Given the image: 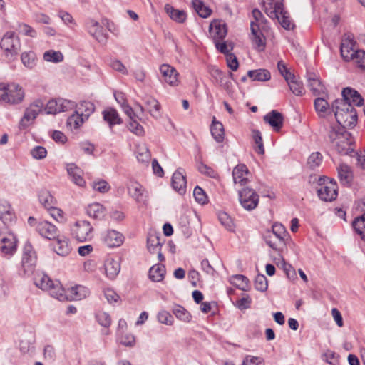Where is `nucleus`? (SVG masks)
<instances>
[{"instance_id":"obj_5","label":"nucleus","mask_w":365,"mask_h":365,"mask_svg":"<svg viewBox=\"0 0 365 365\" xmlns=\"http://www.w3.org/2000/svg\"><path fill=\"white\" fill-rule=\"evenodd\" d=\"M24 98V91L16 83H0V101L10 104L20 103Z\"/></svg>"},{"instance_id":"obj_63","label":"nucleus","mask_w":365,"mask_h":365,"mask_svg":"<svg viewBox=\"0 0 365 365\" xmlns=\"http://www.w3.org/2000/svg\"><path fill=\"white\" fill-rule=\"evenodd\" d=\"M149 279L153 282H160V264H155L150 268Z\"/></svg>"},{"instance_id":"obj_13","label":"nucleus","mask_w":365,"mask_h":365,"mask_svg":"<svg viewBox=\"0 0 365 365\" xmlns=\"http://www.w3.org/2000/svg\"><path fill=\"white\" fill-rule=\"evenodd\" d=\"M266 244L278 253H282L286 248V238L279 236L270 230H267L263 235Z\"/></svg>"},{"instance_id":"obj_19","label":"nucleus","mask_w":365,"mask_h":365,"mask_svg":"<svg viewBox=\"0 0 365 365\" xmlns=\"http://www.w3.org/2000/svg\"><path fill=\"white\" fill-rule=\"evenodd\" d=\"M250 29V39L255 48L259 51H263L266 46V38L260 31V29H259V25L256 24L253 21H251Z\"/></svg>"},{"instance_id":"obj_36","label":"nucleus","mask_w":365,"mask_h":365,"mask_svg":"<svg viewBox=\"0 0 365 365\" xmlns=\"http://www.w3.org/2000/svg\"><path fill=\"white\" fill-rule=\"evenodd\" d=\"M314 106L319 118H325L329 113H330L329 105L323 98H317L314 100Z\"/></svg>"},{"instance_id":"obj_33","label":"nucleus","mask_w":365,"mask_h":365,"mask_svg":"<svg viewBox=\"0 0 365 365\" xmlns=\"http://www.w3.org/2000/svg\"><path fill=\"white\" fill-rule=\"evenodd\" d=\"M105 272L108 277L113 279L119 274L120 265L118 260L108 258L105 262Z\"/></svg>"},{"instance_id":"obj_59","label":"nucleus","mask_w":365,"mask_h":365,"mask_svg":"<svg viewBox=\"0 0 365 365\" xmlns=\"http://www.w3.org/2000/svg\"><path fill=\"white\" fill-rule=\"evenodd\" d=\"M92 187L94 190L98 191L101 193H106L108 192V190L110 188V186L106 180H101L98 181L93 182L92 183Z\"/></svg>"},{"instance_id":"obj_40","label":"nucleus","mask_w":365,"mask_h":365,"mask_svg":"<svg viewBox=\"0 0 365 365\" xmlns=\"http://www.w3.org/2000/svg\"><path fill=\"white\" fill-rule=\"evenodd\" d=\"M230 282L235 287L242 291L247 292L250 289L249 280L244 275L236 274L235 276H232L231 277Z\"/></svg>"},{"instance_id":"obj_12","label":"nucleus","mask_w":365,"mask_h":365,"mask_svg":"<svg viewBox=\"0 0 365 365\" xmlns=\"http://www.w3.org/2000/svg\"><path fill=\"white\" fill-rule=\"evenodd\" d=\"M75 106V103L63 98L52 99L49 101L45 110L47 114H56L61 112L67 111Z\"/></svg>"},{"instance_id":"obj_38","label":"nucleus","mask_w":365,"mask_h":365,"mask_svg":"<svg viewBox=\"0 0 365 365\" xmlns=\"http://www.w3.org/2000/svg\"><path fill=\"white\" fill-rule=\"evenodd\" d=\"M287 83L289 87L290 91L296 96H303L305 93V89L302 83L299 81L294 75L291 78H287Z\"/></svg>"},{"instance_id":"obj_17","label":"nucleus","mask_w":365,"mask_h":365,"mask_svg":"<svg viewBox=\"0 0 365 365\" xmlns=\"http://www.w3.org/2000/svg\"><path fill=\"white\" fill-rule=\"evenodd\" d=\"M88 32L99 43L105 44L108 40V35L104 33L102 26L94 20L89 19L86 22Z\"/></svg>"},{"instance_id":"obj_22","label":"nucleus","mask_w":365,"mask_h":365,"mask_svg":"<svg viewBox=\"0 0 365 365\" xmlns=\"http://www.w3.org/2000/svg\"><path fill=\"white\" fill-rule=\"evenodd\" d=\"M249 170L245 165L239 164L232 170V177L235 184L245 185L248 181Z\"/></svg>"},{"instance_id":"obj_9","label":"nucleus","mask_w":365,"mask_h":365,"mask_svg":"<svg viewBox=\"0 0 365 365\" xmlns=\"http://www.w3.org/2000/svg\"><path fill=\"white\" fill-rule=\"evenodd\" d=\"M358 50L356 48L354 36L351 34H345L341 38L340 48L342 58L346 61H350Z\"/></svg>"},{"instance_id":"obj_49","label":"nucleus","mask_w":365,"mask_h":365,"mask_svg":"<svg viewBox=\"0 0 365 365\" xmlns=\"http://www.w3.org/2000/svg\"><path fill=\"white\" fill-rule=\"evenodd\" d=\"M23 64L31 69L36 66V56L34 52H24L21 56Z\"/></svg>"},{"instance_id":"obj_35","label":"nucleus","mask_w":365,"mask_h":365,"mask_svg":"<svg viewBox=\"0 0 365 365\" xmlns=\"http://www.w3.org/2000/svg\"><path fill=\"white\" fill-rule=\"evenodd\" d=\"M103 120L108 124L111 128L115 125L122 123V120L116 110L108 108L103 111Z\"/></svg>"},{"instance_id":"obj_61","label":"nucleus","mask_w":365,"mask_h":365,"mask_svg":"<svg viewBox=\"0 0 365 365\" xmlns=\"http://www.w3.org/2000/svg\"><path fill=\"white\" fill-rule=\"evenodd\" d=\"M31 155L35 159H43L47 155V150L43 146H36L31 150Z\"/></svg>"},{"instance_id":"obj_24","label":"nucleus","mask_w":365,"mask_h":365,"mask_svg":"<svg viewBox=\"0 0 365 365\" xmlns=\"http://www.w3.org/2000/svg\"><path fill=\"white\" fill-rule=\"evenodd\" d=\"M53 240L55 242L53 245V249L58 255L67 256L71 252V247L68 238L58 235Z\"/></svg>"},{"instance_id":"obj_2","label":"nucleus","mask_w":365,"mask_h":365,"mask_svg":"<svg viewBox=\"0 0 365 365\" xmlns=\"http://www.w3.org/2000/svg\"><path fill=\"white\" fill-rule=\"evenodd\" d=\"M328 138L339 153L348 155L354 152V139L351 135L339 125L330 126Z\"/></svg>"},{"instance_id":"obj_45","label":"nucleus","mask_w":365,"mask_h":365,"mask_svg":"<svg viewBox=\"0 0 365 365\" xmlns=\"http://www.w3.org/2000/svg\"><path fill=\"white\" fill-rule=\"evenodd\" d=\"M352 225L361 238L365 241V212L361 217L356 218Z\"/></svg>"},{"instance_id":"obj_46","label":"nucleus","mask_w":365,"mask_h":365,"mask_svg":"<svg viewBox=\"0 0 365 365\" xmlns=\"http://www.w3.org/2000/svg\"><path fill=\"white\" fill-rule=\"evenodd\" d=\"M43 59L47 62L58 63L63 61V55L61 51L48 50L43 53Z\"/></svg>"},{"instance_id":"obj_58","label":"nucleus","mask_w":365,"mask_h":365,"mask_svg":"<svg viewBox=\"0 0 365 365\" xmlns=\"http://www.w3.org/2000/svg\"><path fill=\"white\" fill-rule=\"evenodd\" d=\"M255 287L257 290L260 292H264L267 290L268 284L267 278L263 274H258L255 279Z\"/></svg>"},{"instance_id":"obj_39","label":"nucleus","mask_w":365,"mask_h":365,"mask_svg":"<svg viewBox=\"0 0 365 365\" xmlns=\"http://www.w3.org/2000/svg\"><path fill=\"white\" fill-rule=\"evenodd\" d=\"M87 214L94 219L101 220L105 216V208L99 203L90 204L86 209Z\"/></svg>"},{"instance_id":"obj_30","label":"nucleus","mask_w":365,"mask_h":365,"mask_svg":"<svg viewBox=\"0 0 365 365\" xmlns=\"http://www.w3.org/2000/svg\"><path fill=\"white\" fill-rule=\"evenodd\" d=\"M66 170L71 180L78 186H83L85 180H83L82 170L73 163L66 165Z\"/></svg>"},{"instance_id":"obj_4","label":"nucleus","mask_w":365,"mask_h":365,"mask_svg":"<svg viewBox=\"0 0 365 365\" xmlns=\"http://www.w3.org/2000/svg\"><path fill=\"white\" fill-rule=\"evenodd\" d=\"M265 13L272 19H277L285 29L293 28L289 17L283 9V0H268L267 6L264 8Z\"/></svg>"},{"instance_id":"obj_34","label":"nucleus","mask_w":365,"mask_h":365,"mask_svg":"<svg viewBox=\"0 0 365 365\" xmlns=\"http://www.w3.org/2000/svg\"><path fill=\"white\" fill-rule=\"evenodd\" d=\"M210 132L212 137L217 143H222L224 140V126L222 123L216 120L215 116L212 118V124L210 126Z\"/></svg>"},{"instance_id":"obj_6","label":"nucleus","mask_w":365,"mask_h":365,"mask_svg":"<svg viewBox=\"0 0 365 365\" xmlns=\"http://www.w3.org/2000/svg\"><path fill=\"white\" fill-rule=\"evenodd\" d=\"M1 48L8 59L14 60L21 48L20 40L14 32L8 31L1 38Z\"/></svg>"},{"instance_id":"obj_51","label":"nucleus","mask_w":365,"mask_h":365,"mask_svg":"<svg viewBox=\"0 0 365 365\" xmlns=\"http://www.w3.org/2000/svg\"><path fill=\"white\" fill-rule=\"evenodd\" d=\"M218 219L220 223L229 231H233L235 225L234 222L226 212H222L218 214Z\"/></svg>"},{"instance_id":"obj_3","label":"nucleus","mask_w":365,"mask_h":365,"mask_svg":"<svg viewBox=\"0 0 365 365\" xmlns=\"http://www.w3.org/2000/svg\"><path fill=\"white\" fill-rule=\"evenodd\" d=\"M335 118L341 128H351L357 121V113L353 105L344 101H334L331 105Z\"/></svg>"},{"instance_id":"obj_11","label":"nucleus","mask_w":365,"mask_h":365,"mask_svg":"<svg viewBox=\"0 0 365 365\" xmlns=\"http://www.w3.org/2000/svg\"><path fill=\"white\" fill-rule=\"evenodd\" d=\"M337 190L338 187L335 181L327 180L326 182L324 180L323 183H321L317 189V194L322 200L331 202L336 198L338 195Z\"/></svg>"},{"instance_id":"obj_7","label":"nucleus","mask_w":365,"mask_h":365,"mask_svg":"<svg viewBox=\"0 0 365 365\" xmlns=\"http://www.w3.org/2000/svg\"><path fill=\"white\" fill-rule=\"evenodd\" d=\"M43 103L41 100H36L28 107L20 120V129H25L33 123L37 115L42 111Z\"/></svg>"},{"instance_id":"obj_53","label":"nucleus","mask_w":365,"mask_h":365,"mask_svg":"<svg viewBox=\"0 0 365 365\" xmlns=\"http://www.w3.org/2000/svg\"><path fill=\"white\" fill-rule=\"evenodd\" d=\"M16 30L19 34L24 36L32 38L36 36V31L31 26L24 23H19Z\"/></svg>"},{"instance_id":"obj_64","label":"nucleus","mask_w":365,"mask_h":365,"mask_svg":"<svg viewBox=\"0 0 365 365\" xmlns=\"http://www.w3.org/2000/svg\"><path fill=\"white\" fill-rule=\"evenodd\" d=\"M128 129L137 135H141L143 133V127L136 121L135 119L129 122Z\"/></svg>"},{"instance_id":"obj_42","label":"nucleus","mask_w":365,"mask_h":365,"mask_svg":"<svg viewBox=\"0 0 365 365\" xmlns=\"http://www.w3.org/2000/svg\"><path fill=\"white\" fill-rule=\"evenodd\" d=\"M192 4L200 16L207 18L210 16L212 10L208 6H206L201 0H192Z\"/></svg>"},{"instance_id":"obj_14","label":"nucleus","mask_w":365,"mask_h":365,"mask_svg":"<svg viewBox=\"0 0 365 365\" xmlns=\"http://www.w3.org/2000/svg\"><path fill=\"white\" fill-rule=\"evenodd\" d=\"M128 193L136 202L145 204L148 200V192L137 181H130L127 185Z\"/></svg>"},{"instance_id":"obj_32","label":"nucleus","mask_w":365,"mask_h":365,"mask_svg":"<svg viewBox=\"0 0 365 365\" xmlns=\"http://www.w3.org/2000/svg\"><path fill=\"white\" fill-rule=\"evenodd\" d=\"M308 86L314 96H319L324 93L325 87L322 83L318 76L315 73H309L307 78Z\"/></svg>"},{"instance_id":"obj_62","label":"nucleus","mask_w":365,"mask_h":365,"mask_svg":"<svg viewBox=\"0 0 365 365\" xmlns=\"http://www.w3.org/2000/svg\"><path fill=\"white\" fill-rule=\"evenodd\" d=\"M51 216L59 222H64L65 218L63 215V212L61 210L56 208L55 205L48 209Z\"/></svg>"},{"instance_id":"obj_41","label":"nucleus","mask_w":365,"mask_h":365,"mask_svg":"<svg viewBox=\"0 0 365 365\" xmlns=\"http://www.w3.org/2000/svg\"><path fill=\"white\" fill-rule=\"evenodd\" d=\"M247 76L253 81H266L270 79L271 75L266 69L251 70L247 72Z\"/></svg>"},{"instance_id":"obj_56","label":"nucleus","mask_w":365,"mask_h":365,"mask_svg":"<svg viewBox=\"0 0 365 365\" xmlns=\"http://www.w3.org/2000/svg\"><path fill=\"white\" fill-rule=\"evenodd\" d=\"M193 196L199 204L205 205L208 202V197L205 192L199 186H196L193 191Z\"/></svg>"},{"instance_id":"obj_8","label":"nucleus","mask_w":365,"mask_h":365,"mask_svg":"<svg viewBox=\"0 0 365 365\" xmlns=\"http://www.w3.org/2000/svg\"><path fill=\"white\" fill-rule=\"evenodd\" d=\"M239 200L244 209L252 210L257 206L259 197L253 189L245 187L239 191Z\"/></svg>"},{"instance_id":"obj_57","label":"nucleus","mask_w":365,"mask_h":365,"mask_svg":"<svg viewBox=\"0 0 365 365\" xmlns=\"http://www.w3.org/2000/svg\"><path fill=\"white\" fill-rule=\"evenodd\" d=\"M322 161V155L320 153L316 152L312 153L307 160V164L312 169H314L320 165Z\"/></svg>"},{"instance_id":"obj_55","label":"nucleus","mask_w":365,"mask_h":365,"mask_svg":"<svg viewBox=\"0 0 365 365\" xmlns=\"http://www.w3.org/2000/svg\"><path fill=\"white\" fill-rule=\"evenodd\" d=\"M173 312L176 317L182 322H189L192 319L190 314L180 306L176 307L173 309Z\"/></svg>"},{"instance_id":"obj_29","label":"nucleus","mask_w":365,"mask_h":365,"mask_svg":"<svg viewBox=\"0 0 365 365\" xmlns=\"http://www.w3.org/2000/svg\"><path fill=\"white\" fill-rule=\"evenodd\" d=\"M123 236L115 230H108L103 236V240L108 247H113L120 246L123 242Z\"/></svg>"},{"instance_id":"obj_47","label":"nucleus","mask_w":365,"mask_h":365,"mask_svg":"<svg viewBox=\"0 0 365 365\" xmlns=\"http://www.w3.org/2000/svg\"><path fill=\"white\" fill-rule=\"evenodd\" d=\"M146 107L148 112L155 118H158L159 116V103L158 101L152 98L147 97L145 98Z\"/></svg>"},{"instance_id":"obj_31","label":"nucleus","mask_w":365,"mask_h":365,"mask_svg":"<svg viewBox=\"0 0 365 365\" xmlns=\"http://www.w3.org/2000/svg\"><path fill=\"white\" fill-rule=\"evenodd\" d=\"M134 153L138 162L148 165L151 158V154L143 143H138L135 145Z\"/></svg>"},{"instance_id":"obj_15","label":"nucleus","mask_w":365,"mask_h":365,"mask_svg":"<svg viewBox=\"0 0 365 365\" xmlns=\"http://www.w3.org/2000/svg\"><path fill=\"white\" fill-rule=\"evenodd\" d=\"M16 249L17 240L13 235L0 236V252L2 256L9 259L16 252Z\"/></svg>"},{"instance_id":"obj_26","label":"nucleus","mask_w":365,"mask_h":365,"mask_svg":"<svg viewBox=\"0 0 365 365\" xmlns=\"http://www.w3.org/2000/svg\"><path fill=\"white\" fill-rule=\"evenodd\" d=\"M214 41L222 40L227 35L226 24L220 20H214L210 25Z\"/></svg>"},{"instance_id":"obj_21","label":"nucleus","mask_w":365,"mask_h":365,"mask_svg":"<svg viewBox=\"0 0 365 365\" xmlns=\"http://www.w3.org/2000/svg\"><path fill=\"white\" fill-rule=\"evenodd\" d=\"M172 187L180 195H184L186 192V176L182 168H179L173 175Z\"/></svg>"},{"instance_id":"obj_54","label":"nucleus","mask_w":365,"mask_h":365,"mask_svg":"<svg viewBox=\"0 0 365 365\" xmlns=\"http://www.w3.org/2000/svg\"><path fill=\"white\" fill-rule=\"evenodd\" d=\"M356 67L361 70H365V51L358 50L356 55L351 59Z\"/></svg>"},{"instance_id":"obj_23","label":"nucleus","mask_w":365,"mask_h":365,"mask_svg":"<svg viewBox=\"0 0 365 365\" xmlns=\"http://www.w3.org/2000/svg\"><path fill=\"white\" fill-rule=\"evenodd\" d=\"M341 94L343 98L337 101H344L350 105L353 104L357 106L363 105L364 99L356 91L348 87L343 89Z\"/></svg>"},{"instance_id":"obj_27","label":"nucleus","mask_w":365,"mask_h":365,"mask_svg":"<svg viewBox=\"0 0 365 365\" xmlns=\"http://www.w3.org/2000/svg\"><path fill=\"white\" fill-rule=\"evenodd\" d=\"M164 10L173 21L178 24H183L186 21L187 14L184 10L176 9L168 4L164 6Z\"/></svg>"},{"instance_id":"obj_20","label":"nucleus","mask_w":365,"mask_h":365,"mask_svg":"<svg viewBox=\"0 0 365 365\" xmlns=\"http://www.w3.org/2000/svg\"><path fill=\"white\" fill-rule=\"evenodd\" d=\"M36 231L42 237L50 240H55L59 235V232L56 227L46 220L38 222L36 225Z\"/></svg>"},{"instance_id":"obj_16","label":"nucleus","mask_w":365,"mask_h":365,"mask_svg":"<svg viewBox=\"0 0 365 365\" xmlns=\"http://www.w3.org/2000/svg\"><path fill=\"white\" fill-rule=\"evenodd\" d=\"M93 228L89 222L81 220L76 222L72 232L77 240L85 242L91 239Z\"/></svg>"},{"instance_id":"obj_28","label":"nucleus","mask_w":365,"mask_h":365,"mask_svg":"<svg viewBox=\"0 0 365 365\" xmlns=\"http://www.w3.org/2000/svg\"><path fill=\"white\" fill-rule=\"evenodd\" d=\"M147 248L150 253L160 258V235L156 231H150L147 238Z\"/></svg>"},{"instance_id":"obj_48","label":"nucleus","mask_w":365,"mask_h":365,"mask_svg":"<svg viewBox=\"0 0 365 365\" xmlns=\"http://www.w3.org/2000/svg\"><path fill=\"white\" fill-rule=\"evenodd\" d=\"M85 119L86 118L76 110L68 118L67 124L71 128L77 129L83 123Z\"/></svg>"},{"instance_id":"obj_1","label":"nucleus","mask_w":365,"mask_h":365,"mask_svg":"<svg viewBox=\"0 0 365 365\" xmlns=\"http://www.w3.org/2000/svg\"><path fill=\"white\" fill-rule=\"evenodd\" d=\"M34 283L36 287L43 290H48L51 288L57 289L56 294L58 295V297H63L67 293L78 297H86L90 294L88 288L83 285L76 284L71 286L66 289L61 284H56L55 287L50 277L44 273L38 274L34 278Z\"/></svg>"},{"instance_id":"obj_37","label":"nucleus","mask_w":365,"mask_h":365,"mask_svg":"<svg viewBox=\"0 0 365 365\" xmlns=\"http://www.w3.org/2000/svg\"><path fill=\"white\" fill-rule=\"evenodd\" d=\"M338 176L343 185H349L352 179L351 168L346 164L341 163L337 168Z\"/></svg>"},{"instance_id":"obj_25","label":"nucleus","mask_w":365,"mask_h":365,"mask_svg":"<svg viewBox=\"0 0 365 365\" xmlns=\"http://www.w3.org/2000/svg\"><path fill=\"white\" fill-rule=\"evenodd\" d=\"M265 123L272 126L275 131H279L284 122L283 115L277 110H272L263 118Z\"/></svg>"},{"instance_id":"obj_10","label":"nucleus","mask_w":365,"mask_h":365,"mask_svg":"<svg viewBox=\"0 0 365 365\" xmlns=\"http://www.w3.org/2000/svg\"><path fill=\"white\" fill-rule=\"evenodd\" d=\"M36 264V255L31 245L26 242L24 247L22 256V267L25 274L34 272Z\"/></svg>"},{"instance_id":"obj_44","label":"nucleus","mask_w":365,"mask_h":365,"mask_svg":"<svg viewBox=\"0 0 365 365\" xmlns=\"http://www.w3.org/2000/svg\"><path fill=\"white\" fill-rule=\"evenodd\" d=\"M95 110V106L90 101H82L78 106L77 111L87 119Z\"/></svg>"},{"instance_id":"obj_43","label":"nucleus","mask_w":365,"mask_h":365,"mask_svg":"<svg viewBox=\"0 0 365 365\" xmlns=\"http://www.w3.org/2000/svg\"><path fill=\"white\" fill-rule=\"evenodd\" d=\"M38 199L41 204L47 210L56 205L54 197L47 190L41 191Z\"/></svg>"},{"instance_id":"obj_18","label":"nucleus","mask_w":365,"mask_h":365,"mask_svg":"<svg viewBox=\"0 0 365 365\" xmlns=\"http://www.w3.org/2000/svg\"><path fill=\"white\" fill-rule=\"evenodd\" d=\"M161 78L165 83L170 86H178L180 83L178 72L168 64L161 65Z\"/></svg>"},{"instance_id":"obj_52","label":"nucleus","mask_w":365,"mask_h":365,"mask_svg":"<svg viewBox=\"0 0 365 365\" xmlns=\"http://www.w3.org/2000/svg\"><path fill=\"white\" fill-rule=\"evenodd\" d=\"M252 137L257 145L255 148V151L259 155H263L264 153V148L261 133L257 130H255L252 131Z\"/></svg>"},{"instance_id":"obj_60","label":"nucleus","mask_w":365,"mask_h":365,"mask_svg":"<svg viewBox=\"0 0 365 365\" xmlns=\"http://www.w3.org/2000/svg\"><path fill=\"white\" fill-rule=\"evenodd\" d=\"M96 317L99 324L104 327H109L111 324L110 317L106 312H99L96 314Z\"/></svg>"},{"instance_id":"obj_50","label":"nucleus","mask_w":365,"mask_h":365,"mask_svg":"<svg viewBox=\"0 0 365 365\" xmlns=\"http://www.w3.org/2000/svg\"><path fill=\"white\" fill-rule=\"evenodd\" d=\"M204 298H194L197 304L200 306V310L204 313H208L216 308V304L214 302L203 301Z\"/></svg>"}]
</instances>
